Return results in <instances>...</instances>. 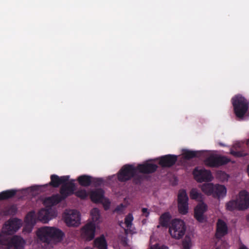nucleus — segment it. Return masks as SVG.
<instances>
[{"mask_svg": "<svg viewBox=\"0 0 249 249\" xmlns=\"http://www.w3.org/2000/svg\"><path fill=\"white\" fill-rule=\"evenodd\" d=\"M142 215L143 216L148 217L149 215V211L146 208H142Z\"/></svg>", "mask_w": 249, "mask_h": 249, "instance_id": "obj_40", "label": "nucleus"}, {"mask_svg": "<svg viewBox=\"0 0 249 249\" xmlns=\"http://www.w3.org/2000/svg\"><path fill=\"white\" fill-rule=\"evenodd\" d=\"M169 231L171 236L176 239L181 238L185 234L186 226L183 220L175 219L171 223L169 227Z\"/></svg>", "mask_w": 249, "mask_h": 249, "instance_id": "obj_4", "label": "nucleus"}, {"mask_svg": "<svg viewBox=\"0 0 249 249\" xmlns=\"http://www.w3.org/2000/svg\"><path fill=\"white\" fill-rule=\"evenodd\" d=\"M234 112L237 117L243 119L249 109V102L241 95H237L231 99Z\"/></svg>", "mask_w": 249, "mask_h": 249, "instance_id": "obj_3", "label": "nucleus"}, {"mask_svg": "<svg viewBox=\"0 0 249 249\" xmlns=\"http://www.w3.org/2000/svg\"><path fill=\"white\" fill-rule=\"evenodd\" d=\"M104 191L101 188H98L91 191L90 193V198L94 203L102 202L104 196Z\"/></svg>", "mask_w": 249, "mask_h": 249, "instance_id": "obj_20", "label": "nucleus"}, {"mask_svg": "<svg viewBox=\"0 0 249 249\" xmlns=\"http://www.w3.org/2000/svg\"><path fill=\"white\" fill-rule=\"evenodd\" d=\"M137 167L132 164H125L119 170L117 178L119 181L124 182L130 180L137 173Z\"/></svg>", "mask_w": 249, "mask_h": 249, "instance_id": "obj_5", "label": "nucleus"}, {"mask_svg": "<svg viewBox=\"0 0 249 249\" xmlns=\"http://www.w3.org/2000/svg\"><path fill=\"white\" fill-rule=\"evenodd\" d=\"M95 225L92 222L87 224L81 229V235L87 241L92 240L95 236Z\"/></svg>", "mask_w": 249, "mask_h": 249, "instance_id": "obj_12", "label": "nucleus"}, {"mask_svg": "<svg viewBox=\"0 0 249 249\" xmlns=\"http://www.w3.org/2000/svg\"><path fill=\"white\" fill-rule=\"evenodd\" d=\"M132 178H133V182L135 184H140L143 179L142 176L137 175V174Z\"/></svg>", "mask_w": 249, "mask_h": 249, "instance_id": "obj_39", "label": "nucleus"}, {"mask_svg": "<svg viewBox=\"0 0 249 249\" xmlns=\"http://www.w3.org/2000/svg\"><path fill=\"white\" fill-rule=\"evenodd\" d=\"M51 181L49 183L50 186L54 188L58 187L60 185H62L67 182L69 179V176H63L59 177L58 176L53 174L50 177Z\"/></svg>", "mask_w": 249, "mask_h": 249, "instance_id": "obj_17", "label": "nucleus"}, {"mask_svg": "<svg viewBox=\"0 0 249 249\" xmlns=\"http://www.w3.org/2000/svg\"><path fill=\"white\" fill-rule=\"evenodd\" d=\"M193 174L194 178L198 182H209L213 178L211 171L204 168L196 167L193 172Z\"/></svg>", "mask_w": 249, "mask_h": 249, "instance_id": "obj_8", "label": "nucleus"}, {"mask_svg": "<svg viewBox=\"0 0 249 249\" xmlns=\"http://www.w3.org/2000/svg\"><path fill=\"white\" fill-rule=\"evenodd\" d=\"M74 194L81 199H86L88 196L87 191L85 189H81L77 191H75Z\"/></svg>", "mask_w": 249, "mask_h": 249, "instance_id": "obj_34", "label": "nucleus"}, {"mask_svg": "<svg viewBox=\"0 0 249 249\" xmlns=\"http://www.w3.org/2000/svg\"><path fill=\"white\" fill-rule=\"evenodd\" d=\"M36 235L41 241L46 243H49L52 239L60 241L64 235L60 230L50 227H43L38 229Z\"/></svg>", "mask_w": 249, "mask_h": 249, "instance_id": "obj_1", "label": "nucleus"}, {"mask_svg": "<svg viewBox=\"0 0 249 249\" xmlns=\"http://www.w3.org/2000/svg\"><path fill=\"white\" fill-rule=\"evenodd\" d=\"M133 217L132 214L129 213L124 218V223L127 228H129L132 225Z\"/></svg>", "mask_w": 249, "mask_h": 249, "instance_id": "obj_35", "label": "nucleus"}, {"mask_svg": "<svg viewBox=\"0 0 249 249\" xmlns=\"http://www.w3.org/2000/svg\"><path fill=\"white\" fill-rule=\"evenodd\" d=\"M190 198L192 199L200 200L202 198V195L196 188H193L190 192Z\"/></svg>", "mask_w": 249, "mask_h": 249, "instance_id": "obj_32", "label": "nucleus"}, {"mask_svg": "<svg viewBox=\"0 0 249 249\" xmlns=\"http://www.w3.org/2000/svg\"><path fill=\"white\" fill-rule=\"evenodd\" d=\"M226 188L222 185H214L213 196L215 198H219L225 196L226 195Z\"/></svg>", "mask_w": 249, "mask_h": 249, "instance_id": "obj_23", "label": "nucleus"}, {"mask_svg": "<svg viewBox=\"0 0 249 249\" xmlns=\"http://www.w3.org/2000/svg\"><path fill=\"white\" fill-rule=\"evenodd\" d=\"M171 219V215L168 212L162 214L160 217V224L163 227H167Z\"/></svg>", "mask_w": 249, "mask_h": 249, "instance_id": "obj_29", "label": "nucleus"}, {"mask_svg": "<svg viewBox=\"0 0 249 249\" xmlns=\"http://www.w3.org/2000/svg\"><path fill=\"white\" fill-rule=\"evenodd\" d=\"M21 227V221L17 218L10 219L5 223L3 231L7 234L16 232Z\"/></svg>", "mask_w": 249, "mask_h": 249, "instance_id": "obj_11", "label": "nucleus"}, {"mask_svg": "<svg viewBox=\"0 0 249 249\" xmlns=\"http://www.w3.org/2000/svg\"><path fill=\"white\" fill-rule=\"evenodd\" d=\"M178 157L175 155H166L159 158V164L162 167H170L177 161Z\"/></svg>", "mask_w": 249, "mask_h": 249, "instance_id": "obj_13", "label": "nucleus"}, {"mask_svg": "<svg viewBox=\"0 0 249 249\" xmlns=\"http://www.w3.org/2000/svg\"><path fill=\"white\" fill-rule=\"evenodd\" d=\"M25 222L27 224L26 228L27 227H29V231H31L32 228L35 226L36 222V215L34 211L30 212L27 214Z\"/></svg>", "mask_w": 249, "mask_h": 249, "instance_id": "obj_22", "label": "nucleus"}, {"mask_svg": "<svg viewBox=\"0 0 249 249\" xmlns=\"http://www.w3.org/2000/svg\"><path fill=\"white\" fill-rule=\"evenodd\" d=\"M178 209L180 213L185 214L188 212V197L185 190H179L178 196Z\"/></svg>", "mask_w": 249, "mask_h": 249, "instance_id": "obj_9", "label": "nucleus"}, {"mask_svg": "<svg viewBox=\"0 0 249 249\" xmlns=\"http://www.w3.org/2000/svg\"><path fill=\"white\" fill-rule=\"evenodd\" d=\"M37 219L44 223H48L51 219L49 210L41 209L37 213Z\"/></svg>", "mask_w": 249, "mask_h": 249, "instance_id": "obj_21", "label": "nucleus"}, {"mask_svg": "<svg viewBox=\"0 0 249 249\" xmlns=\"http://www.w3.org/2000/svg\"><path fill=\"white\" fill-rule=\"evenodd\" d=\"M25 241L20 236L6 238L0 234V249H23Z\"/></svg>", "mask_w": 249, "mask_h": 249, "instance_id": "obj_2", "label": "nucleus"}, {"mask_svg": "<svg viewBox=\"0 0 249 249\" xmlns=\"http://www.w3.org/2000/svg\"><path fill=\"white\" fill-rule=\"evenodd\" d=\"M76 186L72 181L64 183L60 189V195L63 200L75 193Z\"/></svg>", "mask_w": 249, "mask_h": 249, "instance_id": "obj_10", "label": "nucleus"}, {"mask_svg": "<svg viewBox=\"0 0 249 249\" xmlns=\"http://www.w3.org/2000/svg\"><path fill=\"white\" fill-rule=\"evenodd\" d=\"M17 209L16 206L14 205L10 206L7 208L4 211V215H14L17 213Z\"/></svg>", "mask_w": 249, "mask_h": 249, "instance_id": "obj_33", "label": "nucleus"}, {"mask_svg": "<svg viewBox=\"0 0 249 249\" xmlns=\"http://www.w3.org/2000/svg\"><path fill=\"white\" fill-rule=\"evenodd\" d=\"M238 199H232L226 204V208L228 211H233L235 210H242L240 209Z\"/></svg>", "mask_w": 249, "mask_h": 249, "instance_id": "obj_27", "label": "nucleus"}, {"mask_svg": "<svg viewBox=\"0 0 249 249\" xmlns=\"http://www.w3.org/2000/svg\"><path fill=\"white\" fill-rule=\"evenodd\" d=\"M93 249L92 248H86L85 249Z\"/></svg>", "mask_w": 249, "mask_h": 249, "instance_id": "obj_44", "label": "nucleus"}, {"mask_svg": "<svg viewBox=\"0 0 249 249\" xmlns=\"http://www.w3.org/2000/svg\"><path fill=\"white\" fill-rule=\"evenodd\" d=\"M63 200H64L60 195L57 194L45 198L43 201V204L46 207L51 208L56 205Z\"/></svg>", "mask_w": 249, "mask_h": 249, "instance_id": "obj_19", "label": "nucleus"}, {"mask_svg": "<svg viewBox=\"0 0 249 249\" xmlns=\"http://www.w3.org/2000/svg\"><path fill=\"white\" fill-rule=\"evenodd\" d=\"M77 180L81 186L88 187L92 183V177L87 175H81L78 177Z\"/></svg>", "mask_w": 249, "mask_h": 249, "instance_id": "obj_24", "label": "nucleus"}, {"mask_svg": "<svg viewBox=\"0 0 249 249\" xmlns=\"http://www.w3.org/2000/svg\"><path fill=\"white\" fill-rule=\"evenodd\" d=\"M214 185L213 183H204L201 185V189L205 194L210 196L213 195L214 190Z\"/></svg>", "mask_w": 249, "mask_h": 249, "instance_id": "obj_30", "label": "nucleus"}, {"mask_svg": "<svg viewBox=\"0 0 249 249\" xmlns=\"http://www.w3.org/2000/svg\"><path fill=\"white\" fill-rule=\"evenodd\" d=\"M66 225L69 227H77L80 223V214L77 210L66 211L63 216Z\"/></svg>", "mask_w": 249, "mask_h": 249, "instance_id": "obj_6", "label": "nucleus"}, {"mask_svg": "<svg viewBox=\"0 0 249 249\" xmlns=\"http://www.w3.org/2000/svg\"><path fill=\"white\" fill-rule=\"evenodd\" d=\"M93 220H97L99 218V211L97 208H94L91 211Z\"/></svg>", "mask_w": 249, "mask_h": 249, "instance_id": "obj_37", "label": "nucleus"}, {"mask_svg": "<svg viewBox=\"0 0 249 249\" xmlns=\"http://www.w3.org/2000/svg\"><path fill=\"white\" fill-rule=\"evenodd\" d=\"M191 246V241L190 239H185L182 241V249H190Z\"/></svg>", "mask_w": 249, "mask_h": 249, "instance_id": "obj_38", "label": "nucleus"}, {"mask_svg": "<svg viewBox=\"0 0 249 249\" xmlns=\"http://www.w3.org/2000/svg\"><path fill=\"white\" fill-rule=\"evenodd\" d=\"M17 193L16 190H8L0 193V200L8 199L14 197Z\"/></svg>", "mask_w": 249, "mask_h": 249, "instance_id": "obj_28", "label": "nucleus"}, {"mask_svg": "<svg viewBox=\"0 0 249 249\" xmlns=\"http://www.w3.org/2000/svg\"><path fill=\"white\" fill-rule=\"evenodd\" d=\"M94 246L98 249H107V243L103 235L96 238L94 241Z\"/></svg>", "mask_w": 249, "mask_h": 249, "instance_id": "obj_26", "label": "nucleus"}, {"mask_svg": "<svg viewBox=\"0 0 249 249\" xmlns=\"http://www.w3.org/2000/svg\"><path fill=\"white\" fill-rule=\"evenodd\" d=\"M207 210V205L204 202L197 204L194 210V217L199 222L204 221V213Z\"/></svg>", "mask_w": 249, "mask_h": 249, "instance_id": "obj_15", "label": "nucleus"}, {"mask_svg": "<svg viewBox=\"0 0 249 249\" xmlns=\"http://www.w3.org/2000/svg\"><path fill=\"white\" fill-rule=\"evenodd\" d=\"M228 232V226L226 223L221 219H218L216 226L215 236L217 239H221Z\"/></svg>", "mask_w": 249, "mask_h": 249, "instance_id": "obj_14", "label": "nucleus"}, {"mask_svg": "<svg viewBox=\"0 0 249 249\" xmlns=\"http://www.w3.org/2000/svg\"><path fill=\"white\" fill-rule=\"evenodd\" d=\"M237 199H238L240 209L245 210L249 208V193L247 191H241Z\"/></svg>", "mask_w": 249, "mask_h": 249, "instance_id": "obj_16", "label": "nucleus"}, {"mask_svg": "<svg viewBox=\"0 0 249 249\" xmlns=\"http://www.w3.org/2000/svg\"><path fill=\"white\" fill-rule=\"evenodd\" d=\"M104 180L101 178H95L92 177V183L95 187L101 186L103 183Z\"/></svg>", "mask_w": 249, "mask_h": 249, "instance_id": "obj_36", "label": "nucleus"}, {"mask_svg": "<svg viewBox=\"0 0 249 249\" xmlns=\"http://www.w3.org/2000/svg\"><path fill=\"white\" fill-rule=\"evenodd\" d=\"M222 174L224 176H226L227 177H228L227 175L226 174H225V173H222Z\"/></svg>", "mask_w": 249, "mask_h": 249, "instance_id": "obj_43", "label": "nucleus"}, {"mask_svg": "<svg viewBox=\"0 0 249 249\" xmlns=\"http://www.w3.org/2000/svg\"><path fill=\"white\" fill-rule=\"evenodd\" d=\"M121 210L120 206H118L115 209V211L119 212Z\"/></svg>", "mask_w": 249, "mask_h": 249, "instance_id": "obj_42", "label": "nucleus"}, {"mask_svg": "<svg viewBox=\"0 0 249 249\" xmlns=\"http://www.w3.org/2000/svg\"><path fill=\"white\" fill-rule=\"evenodd\" d=\"M157 168L158 166L156 164L148 162L140 164L137 166V171L144 174L153 173L157 170Z\"/></svg>", "mask_w": 249, "mask_h": 249, "instance_id": "obj_18", "label": "nucleus"}, {"mask_svg": "<svg viewBox=\"0 0 249 249\" xmlns=\"http://www.w3.org/2000/svg\"><path fill=\"white\" fill-rule=\"evenodd\" d=\"M230 161L231 160L225 156L212 155L205 160V163L210 167H218Z\"/></svg>", "mask_w": 249, "mask_h": 249, "instance_id": "obj_7", "label": "nucleus"}, {"mask_svg": "<svg viewBox=\"0 0 249 249\" xmlns=\"http://www.w3.org/2000/svg\"><path fill=\"white\" fill-rule=\"evenodd\" d=\"M182 155L184 159L189 160L194 158L200 157L201 155V151H195L184 149L183 150Z\"/></svg>", "mask_w": 249, "mask_h": 249, "instance_id": "obj_25", "label": "nucleus"}, {"mask_svg": "<svg viewBox=\"0 0 249 249\" xmlns=\"http://www.w3.org/2000/svg\"><path fill=\"white\" fill-rule=\"evenodd\" d=\"M239 249H249L245 245H242Z\"/></svg>", "mask_w": 249, "mask_h": 249, "instance_id": "obj_41", "label": "nucleus"}, {"mask_svg": "<svg viewBox=\"0 0 249 249\" xmlns=\"http://www.w3.org/2000/svg\"><path fill=\"white\" fill-rule=\"evenodd\" d=\"M240 144L239 143H235L232 148L230 150V154L235 157H242L245 156V154L241 151H236L234 149L240 147Z\"/></svg>", "mask_w": 249, "mask_h": 249, "instance_id": "obj_31", "label": "nucleus"}]
</instances>
